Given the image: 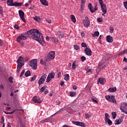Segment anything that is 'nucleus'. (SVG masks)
I'll return each mask as SVG.
<instances>
[{"mask_svg":"<svg viewBox=\"0 0 127 127\" xmlns=\"http://www.w3.org/2000/svg\"><path fill=\"white\" fill-rule=\"evenodd\" d=\"M15 111H16V110H14L11 112H6L5 111H4V113L6 115H12L15 113Z\"/></svg>","mask_w":127,"mask_h":127,"instance_id":"obj_30","label":"nucleus"},{"mask_svg":"<svg viewBox=\"0 0 127 127\" xmlns=\"http://www.w3.org/2000/svg\"><path fill=\"white\" fill-rule=\"evenodd\" d=\"M19 15L20 16V18L24 22H26V20L24 18V13L21 10H19Z\"/></svg>","mask_w":127,"mask_h":127,"instance_id":"obj_15","label":"nucleus"},{"mask_svg":"<svg viewBox=\"0 0 127 127\" xmlns=\"http://www.w3.org/2000/svg\"><path fill=\"white\" fill-rule=\"evenodd\" d=\"M64 76V79L65 80L67 81V80H69V74H65Z\"/></svg>","mask_w":127,"mask_h":127,"instance_id":"obj_37","label":"nucleus"},{"mask_svg":"<svg viewBox=\"0 0 127 127\" xmlns=\"http://www.w3.org/2000/svg\"><path fill=\"white\" fill-rule=\"evenodd\" d=\"M110 116L108 113H105V122L107 123L109 125L111 126L113 124L112 121L109 119Z\"/></svg>","mask_w":127,"mask_h":127,"instance_id":"obj_10","label":"nucleus"},{"mask_svg":"<svg viewBox=\"0 0 127 127\" xmlns=\"http://www.w3.org/2000/svg\"><path fill=\"white\" fill-rule=\"evenodd\" d=\"M81 61L84 62L86 60V57L82 56L81 58Z\"/></svg>","mask_w":127,"mask_h":127,"instance_id":"obj_46","label":"nucleus"},{"mask_svg":"<svg viewBox=\"0 0 127 127\" xmlns=\"http://www.w3.org/2000/svg\"><path fill=\"white\" fill-rule=\"evenodd\" d=\"M56 105H58V106H60V104H61V101L60 100H57L56 102Z\"/></svg>","mask_w":127,"mask_h":127,"instance_id":"obj_49","label":"nucleus"},{"mask_svg":"<svg viewBox=\"0 0 127 127\" xmlns=\"http://www.w3.org/2000/svg\"><path fill=\"white\" fill-rule=\"evenodd\" d=\"M4 121H5V118L3 116H2L1 118V121H0L1 124H2V125L4 124Z\"/></svg>","mask_w":127,"mask_h":127,"instance_id":"obj_38","label":"nucleus"},{"mask_svg":"<svg viewBox=\"0 0 127 127\" xmlns=\"http://www.w3.org/2000/svg\"><path fill=\"white\" fill-rule=\"evenodd\" d=\"M91 117V116L89 114H86L84 116L85 119H89Z\"/></svg>","mask_w":127,"mask_h":127,"instance_id":"obj_36","label":"nucleus"},{"mask_svg":"<svg viewBox=\"0 0 127 127\" xmlns=\"http://www.w3.org/2000/svg\"><path fill=\"white\" fill-rule=\"evenodd\" d=\"M112 116H113V119H115L116 117H117L116 113L113 112L112 113Z\"/></svg>","mask_w":127,"mask_h":127,"instance_id":"obj_39","label":"nucleus"},{"mask_svg":"<svg viewBox=\"0 0 127 127\" xmlns=\"http://www.w3.org/2000/svg\"><path fill=\"white\" fill-rule=\"evenodd\" d=\"M8 79H9V81H10V83H12L13 82V81H12V80L13 79V78H12V77H9Z\"/></svg>","mask_w":127,"mask_h":127,"instance_id":"obj_48","label":"nucleus"},{"mask_svg":"<svg viewBox=\"0 0 127 127\" xmlns=\"http://www.w3.org/2000/svg\"><path fill=\"white\" fill-rule=\"evenodd\" d=\"M58 34L60 38L62 39L64 38V35L63 33H62L60 31H59V32H58Z\"/></svg>","mask_w":127,"mask_h":127,"instance_id":"obj_28","label":"nucleus"},{"mask_svg":"<svg viewBox=\"0 0 127 127\" xmlns=\"http://www.w3.org/2000/svg\"><path fill=\"white\" fill-rule=\"evenodd\" d=\"M127 103H123L121 104V106H120V110L125 114L127 115Z\"/></svg>","mask_w":127,"mask_h":127,"instance_id":"obj_5","label":"nucleus"},{"mask_svg":"<svg viewBox=\"0 0 127 127\" xmlns=\"http://www.w3.org/2000/svg\"><path fill=\"white\" fill-rule=\"evenodd\" d=\"M99 36V32L98 31H96L94 32V34H92V37L94 38L98 37Z\"/></svg>","mask_w":127,"mask_h":127,"instance_id":"obj_26","label":"nucleus"},{"mask_svg":"<svg viewBox=\"0 0 127 127\" xmlns=\"http://www.w3.org/2000/svg\"><path fill=\"white\" fill-rule=\"evenodd\" d=\"M84 52H85V54L88 56H91L92 55V51H91V49L88 47H86L84 49Z\"/></svg>","mask_w":127,"mask_h":127,"instance_id":"obj_16","label":"nucleus"},{"mask_svg":"<svg viewBox=\"0 0 127 127\" xmlns=\"http://www.w3.org/2000/svg\"><path fill=\"white\" fill-rule=\"evenodd\" d=\"M97 82L98 83L100 82L101 84H104L105 82V79L103 78H99Z\"/></svg>","mask_w":127,"mask_h":127,"instance_id":"obj_19","label":"nucleus"},{"mask_svg":"<svg viewBox=\"0 0 127 127\" xmlns=\"http://www.w3.org/2000/svg\"><path fill=\"white\" fill-rule=\"evenodd\" d=\"M101 39H102V36L100 35V37H99V38L98 39V42H99L100 43L101 42Z\"/></svg>","mask_w":127,"mask_h":127,"instance_id":"obj_56","label":"nucleus"},{"mask_svg":"<svg viewBox=\"0 0 127 127\" xmlns=\"http://www.w3.org/2000/svg\"><path fill=\"white\" fill-rule=\"evenodd\" d=\"M47 86L46 85H45L43 87L41 88V89L40 90V91L41 92H43L44 91V90L46 89V88H47Z\"/></svg>","mask_w":127,"mask_h":127,"instance_id":"obj_35","label":"nucleus"},{"mask_svg":"<svg viewBox=\"0 0 127 127\" xmlns=\"http://www.w3.org/2000/svg\"><path fill=\"white\" fill-rule=\"evenodd\" d=\"M61 72H59V73H58V76H57V77H58V78H59V77H61Z\"/></svg>","mask_w":127,"mask_h":127,"instance_id":"obj_61","label":"nucleus"},{"mask_svg":"<svg viewBox=\"0 0 127 127\" xmlns=\"http://www.w3.org/2000/svg\"><path fill=\"white\" fill-rule=\"evenodd\" d=\"M106 98L107 100H109L111 102H112V103H114L115 104H116V100L115 99V96H109L108 95L107 96H106Z\"/></svg>","mask_w":127,"mask_h":127,"instance_id":"obj_11","label":"nucleus"},{"mask_svg":"<svg viewBox=\"0 0 127 127\" xmlns=\"http://www.w3.org/2000/svg\"><path fill=\"white\" fill-rule=\"evenodd\" d=\"M64 111V108H62L61 109L59 110L58 111H57L56 113H55L54 114H53L51 117L55 116V115H57V114L62 113Z\"/></svg>","mask_w":127,"mask_h":127,"instance_id":"obj_25","label":"nucleus"},{"mask_svg":"<svg viewBox=\"0 0 127 127\" xmlns=\"http://www.w3.org/2000/svg\"><path fill=\"white\" fill-rule=\"evenodd\" d=\"M114 30V29L113 27H110V32L111 34L113 33Z\"/></svg>","mask_w":127,"mask_h":127,"instance_id":"obj_40","label":"nucleus"},{"mask_svg":"<svg viewBox=\"0 0 127 127\" xmlns=\"http://www.w3.org/2000/svg\"><path fill=\"white\" fill-rule=\"evenodd\" d=\"M74 48L75 50H78L79 49V47L77 45H74Z\"/></svg>","mask_w":127,"mask_h":127,"instance_id":"obj_42","label":"nucleus"},{"mask_svg":"<svg viewBox=\"0 0 127 127\" xmlns=\"http://www.w3.org/2000/svg\"><path fill=\"white\" fill-rule=\"evenodd\" d=\"M81 46L82 48H86V47H87V44H86V43L83 42L81 44Z\"/></svg>","mask_w":127,"mask_h":127,"instance_id":"obj_44","label":"nucleus"},{"mask_svg":"<svg viewBox=\"0 0 127 127\" xmlns=\"http://www.w3.org/2000/svg\"><path fill=\"white\" fill-rule=\"evenodd\" d=\"M52 41H53V42H54L55 44H57L58 42V40L57 38H50Z\"/></svg>","mask_w":127,"mask_h":127,"instance_id":"obj_29","label":"nucleus"},{"mask_svg":"<svg viewBox=\"0 0 127 127\" xmlns=\"http://www.w3.org/2000/svg\"><path fill=\"white\" fill-rule=\"evenodd\" d=\"M28 60H29V58H28V57L26 56L25 57V59H24V61H25V62H27Z\"/></svg>","mask_w":127,"mask_h":127,"instance_id":"obj_58","label":"nucleus"},{"mask_svg":"<svg viewBox=\"0 0 127 127\" xmlns=\"http://www.w3.org/2000/svg\"><path fill=\"white\" fill-rule=\"evenodd\" d=\"M40 64H42V65H45L46 64V63L43 60H41Z\"/></svg>","mask_w":127,"mask_h":127,"instance_id":"obj_47","label":"nucleus"},{"mask_svg":"<svg viewBox=\"0 0 127 127\" xmlns=\"http://www.w3.org/2000/svg\"><path fill=\"white\" fill-rule=\"evenodd\" d=\"M10 109V107H7L5 108V110L6 111H9Z\"/></svg>","mask_w":127,"mask_h":127,"instance_id":"obj_62","label":"nucleus"},{"mask_svg":"<svg viewBox=\"0 0 127 127\" xmlns=\"http://www.w3.org/2000/svg\"><path fill=\"white\" fill-rule=\"evenodd\" d=\"M46 77H47V75L45 74H44L43 75H42V76H41V77L40 78V79L38 81V84H39L40 86L44 83V82L46 80Z\"/></svg>","mask_w":127,"mask_h":127,"instance_id":"obj_8","label":"nucleus"},{"mask_svg":"<svg viewBox=\"0 0 127 127\" xmlns=\"http://www.w3.org/2000/svg\"><path fill=\"white\" fill-rule=\"evenodd\" d=\"M107 41L108 43H112L113 42V37L110 35H108L106 37Z\"/></svg>","mask_w":127,"mask_h":127,"instance_id":"obj_18","label":"nucleus"},{"mask_svg":"<svg viewBox=\"0 0 127 127\" xmlns=\"http://www.w3.org/2000/svg\"><path fill=\"white\" fill-rule=\"evenodd\" d=\"M40 1L44 5H48V2L47 1V0H40Z\"/></svg>","mask_w":127,"mask_h":127,"instance_id":"obj_23","label":"nucleus"},{"mask_svg":"<svg viewBox=\"0 0 127 127\" xmlns=\"http://www.w3.org/2000/svg\"><path fill=\"white\" fill-rule=\"evenodd\" d=\"M37 59H33L29 62V65L33 69L36 70L37 68Z\"/></svg>","mask_w":127,"mask_h":127,"instance_id":"obj_3","label":"nucleus"},{"mask_svg":"<svg viewBox=\"0 0 127 127\" xmlns=\"http://www.w3.org/2000/svg\"><path fill=\"white\" fill-rule=\"evenodd\" d=\"M32 100L34 103H36V104H41L42 102V100L39 97H37V96L34 97Z\"/></svg>","mask_w":127,"mask_h":127,"instance_id":"obj_14","label":"nucleus"},{"mask_svg":"<svg viewBox=\"0 0 127 127\" xmlns=\"http://www.w3.org/2000/svg\"><path fill=\"white\" fill-rule=\"evenodd\" d=\"M56 53L55 51H51L47 56V61L52 60L55 58Z\"/></svg>","mask_w":127,"mask_h":127,"instance_id":"obj_4","label":"nucleus"},{"mask_svg":"<svg viewBox=\"0 0 127 127\" xmlns=\"http://www.w3.org/2000/svg\"><path fill=\"white\" fill-rule=\"evenodd\" d=\"M117 89L116 87H113V88H110L108 90V92H110L111 93L115 92L117 91Z\"/></svg>","mask_w":127,"mask_h":127,"instance_id":"obj_20","label":"nucleus"},{"mask_svg":"<svg viewBox=\"0 0 127 127\" xmlns=\"http://www.w3.org/2000/svg\"><path fill=\"white\" fill-rule=\"evenodd\" d=\"M33 19L35 21H37L38 22H39L41 20V18L40 17H38V16H35V17H33Z\"/></svg>","mask_w":127,"mask_h":127,"instance_id":"obj_32","label":"nucleus"},{"mask_svg":"<svg viewBox=\"0 0 127 127\" xmlns=\"http://www.w3.org/2000/svg\"><path fill=\"white\" fill-rule=\"evenodd\" d=\"M62 127H70L69 126H68V125H64Z\"/></svg>","mask_w":127,"mask_h":127,"instance_id":"obj_64","label":"nucleus"},{"mask_svg":"<svg viewBox=\"0 0 127 127\" xmlns=\"http://www.w3.org/2000/svg\"><path fill=\"white\" fill-rule=\"evenodd\" d=\"M123 4H124V6H125V8H126V9H127V2H124L123 3Z\"/></svg>","mask_w":127,"mask_h":127,"instance_id":"obj_53","label":"nucleus"},{"mask_svg":"<svg viewBox=\"0 0 127 127\" xmlns=\"http://www.w3.org/2000/svg\"><path fill=\"white\" fill-rule=\"evenodd\" d=\"M14 28H15L16 29H19V26L17 25H16V24H15V25H14Z\"/></svg>","mask_w":127,"mask_h":127,"instance_id":"obj_54","label":"nucleus"},{"mask_svg":"<svg viewBox=\"0 0 127 127\" xmlns=\"http://www.w3.org/2000/svg\"><path fill=\"white\" fill-rule=\"evenodd\" d=\"M3 12V8L1 6H0V14H2Z\"/></svg>","mask_w":127,"mask_h":127,"instance_id":"obj_43","label":"nucleus"},{"mask_svg":"<svg viewBox=\"0 0 127 127\" xmlns=\"http://www.w3.org/2000/svg\"><path fill=\"white\" fill-rule=\"evenodd\" d=\"M36 77H37V76L36 75H34L33 77L31 78V81H33L35 80H36Z\"/></svg>","mask_w":127,"mask_h":127,"instance_id":"obj_45","label":"nucleus"},{"mask_svg":"<svg viewBox=\"0 0 127 127\" xmlns=\"http://www.w3.org/2000/svg\"><path fill=\"white\" fill-rule=\"evenodd\" d=\"M92 101L93 102V103H95L96 104H98V102L94 99H92Z\"/></svg>","mask_w":127,"mask_h":127,"instance_id":"obj_55","label":"nucleus"},{"mask_svg":"<svg viewBox=\"0 0 127 127\" xmlns=\"http://www.w3.org/2000/svg\"><path fill=\"white\" fill-rule=\"evenodd\" d=\"M31 75V72L30 70H27L25 73V75L26 77H28Z\"/></svg>","mask_w":127,"mask_h":127,"instance_id":"obj_34","label":"nucleus"},{"mask_svg":"<svg viewBox=\"0 0 127 127\" xmlns=\"http://www.w3.org/2000/svg\"><path fill=\"white\" fill-rule=\"evenodd\" d=\"M101 6L105 5V3H103V1L102 0H98Z\"/></svg>","mask_w":127,"mask_h":127,"instance_id":"obj_41","label":"nucleus"},{"mask_svg":"<svg viewBox=\"0 0 127 127\" xmlns=\"http://www.w3.org/2000/svg\"><path fill=\"white\" fill-rule=\"evenodd\" d=\"M76 95V91H71L69 93V96L71 97H74Z\"/></svg>","mask_w":127,"mask_h":127,"instance_id":"obj_24","label":"nucleus"},{"mask_svg":"<svg viewBox=\"0 0 127 127\" xmlns=\"http://www.w3.org/2000/svg\"><path fill=\"white\" fill-rule=\"evenodd\" d=\"M24 59L23 57L20 56L17 60V65L22 67L24 65Z\"/></svg>","mask_w":127,"mask_h":127,"instance_id":"obj_6","label":"nucleus"},{"mask_svg":"<svg viewBox=\"0 0 127 127\" xmlns=\"http://www.w3.org/2000/svg\"><path fill=\"white\" fill-rule=\"evenodd\" d=\"M88 8H89V10H90V12H92V13L95 12V11L97 10V9H98L97 5L96 4H95V7H94V10L92 9L93 6H92L91 3H90L88 4Z\"/></svg>","mask_w":127,"mask_h":127,"instance_id":"obj_9","label":"nucleus"},{"mask_svg":"<svg viewBox=\"0 0 127 127\" xmlns=\"http://www.w3.org/2000/svg\"><path fill=\"white\" fill-rule=\"evenodd\" d=\"M102 65H103L102 64H101V63L99 64V65L98 66V68L100 69L102 67Z\"/></svg>","mask_w":127,"mask_h":127,"instance_id":"obj_60","label":"nucleus"},{"mask_svg":"<svg viewBox=\"0 0 127 127\" xmlns=\"http://www.w3.org/2000/svg\"><path fill=\"white\" fill-rule=\"evenodd\" d=\"M122 120L121 119H118V120H116L115 122V124L116 125H120L121 124H122Z\"/></svg>","mask_w":127,"mask_h":127,"instance_id":"obj_22","label":"nucleus"},{"mask_svg":"<svg viewBox=\"0 0 127 127\" xmlns=\"http://www.w3.org/2000/svg\"><path fill=\"white\" fill-rule=\"evenodd\" d=\"M70 18L72 22L74 23L76 22V18L74 15H70Z\"/></svg>","mask_w":127,"mask_h":127,"instance_id":"obj_27","label":"nucleus"},{"mask_svg":"<svg viewBox=\"0 0 127 127\" xmlns=\"http://www.w3.org/2000/svg\"><path fill=\"white\" fill-rule=\"evenodd\" d=\"M24 73H25V70L24 69H23V70H22V71L20 74V77H21L23 76V75L24 74Z\"/></svg>","mask_w":127,"mask_h":127,"instance_id":"obj_50","label":"nucleus"},{"mask_svg":"<svg viewBox=\"0 0 127 127\" xmlns=\"http://www.w3.org/2000/svg\"><path fill=\"white\" fill-rule=\"evenodd\" d=\"M22 66H21V65L19 66V65H17V73H19L20 71V69L21 68Z\"/></svg>","mask_w":127,"mask_h":127,"instance_id":"obj_33","label":"nucleus"},{"mask_svg":"<svg viewBox=\"0 0 127 127\" xmlns=\"http://www.w3.org/2000/svg\"><path fill=\"white\" fill-rule=\"evenodd\" d=\"M83 24L85 27H89L90 25V21L88 17H85V18L83 20Z\"/></svg>","mask_w":127,"mask_h":127,"instance_id":"obj_7","label":"nucleus"},{"mask_svg":"<svg viewBox=\"0 0 127 127\" xmlns=\"http://www.w3.org/2000/svg\"><path fill=\"white\" fill-rule=\"evenodd\" d=\"M7 4L8 6H15L16 7H19L21 6L23 3H19L17 1L13 2V1L12 0H8L7 1Z\"/></svg>","mask_w":127,"mask_h":127,"instance_id":"obj_2","label":"nucleus"},{"mask_svg":"<svg viewBox=\"0 0 127 127\" xmlns=\"http://www.w3.org/2000/svg\"><path fill=\"white\" fill-rule=\"evenodd\" d=\"M72 89L73 90H76L77 89V87L76 86H72Z\"/></svg>","mask_w":127,"mask_h":127,"instance_id":"obj_63","label":"nucleus"},{"mask_svg":"<svg viewBox=\"0 0 127 127\" xmlns=\"http://www.w3.org/2000/svg\"><path fill=\"white\" fill-rule=\"evenodd\" d=\"M0 89H2V90H4V87L2 84H1L0 85Z\"/></svg>","mask_w":127,"mask_h":127,"instance_id":"obj_52","label":"nucleus"},{"mask_svg":"<svg viewBox=\"0 0 127 127\" xmlns=\"http://www.w3.org/2000/svg\"><path fill=\"white\" fill-rule=\"evenodd\" d=\"M28 36L31 37L33 40L37 41L40 44L44 45L43 34L36 29L30 30L26 33L20 34L16 39V41L20 43L21 41L27 40V37Z\"/></svg>","mask_w":127,"mask_h":127,"instance_id":"obj_1","label":"nucleus"},{"mask_svg":"<svg viewBox=\"0 0 127 127\" xmlns=\"http://www.w3.org/2000/svg\"><path fill=\"white\" fill-rule=\"evenodd\" d=\"M46 20H47V22L49 23H51V20L49 18L47 19Z\"/></svg>","mask_w":127,"mask_h":127,"instance_id":"obj_57","label":"nucleus"},{"mask_svg":"<svg viewBox=\"0 0 127 127\" xmlns=\"http://www.w3.org/2000/svg\"><path fill=\"white\" fill-rule=\"evenodd\" d=\"M101 10H102V12L104 14H106L107 12V10L106 6L105 4L104 5H101Z\"/></svg>","mask_w":127,"mask_h":127,"instance_id":"obj_17","label":"nucleus"},{"mask_svg":"<svg viewBox=\"0 0 127 127\" xmlns=\"http://www.w3.org/2000/svg\"><path fill=\"white\" fill-rule=\"evenodd\" d=\"M77 64V63L76 62V61H74L72 64V69L75 70L78 66V64Z\"/></svg>","mask_w":127,"mask_h":127,"instance_id":"obj_21","label":"nucleus"},{"mask_svg":"<svg viewBox=\"0 0 127 127\" xmlns=\"http://www.w3.org/2000/svg\"><path fill=\"white\" fill-rule=\"evenodd\" d=\"M55 76V74L54 72H51V73L49 74L48 75V77H47V80L46 82L49 83L52 78H54Z\"/></svg>","mask_w":127,"mask_h":127,"instance_id":"obj_12","label":"nucleus"},{"mask_svg":"<svg viewBox=\"0 0 127 127\" xmlns=\"http://www.w3.org/2000/svg\"><path fill=\"white\" fill-rule=\"evenodd\" d=\"M84 8H85V3H81L80 10L81 11L84 10Z\"/></svg>","mask_w":127,"mask_h":127,"instance_id":"obj_31","label":"nucleus"},{"mask_svg":"<svg viewBox=\"0 0 127 127\" xmlns=\"http://www.w3.org/2000/svg\"><path fill=\"white\" fill-rule=\"evenodd\" d=\"M61 86H63L64 85V82L63 81L61 82V84H60Z\"/></svg>","mask_w":127,"mask_h":127,"instance_id":"obj_59","label":"nucleus"},{"mask_svg":"<svg viewBox=\"0 0 127 127\" xmlns=\"http://www.w3.org/2000/svg\"><path fill=\"white\" fill-rule=\"evenodd\" d=\"M97 21L99 22H101L103 21V19L101 18H97Z\"/></svg>","mask_w":127,"mask_h":127,"instance_id":"obj_51","label":"nucleus"},{"mask_svg":"<svg viewBox=\"0 0 127 127\" xmlns=\"http://www.w3.org/2000/svg\"><path fill=\"white\" fill-rule=\"evenodd\" d=\"M72 123L73 125H75L76 126H80L82 127H85V123L80 122H77V121H72Z\"/></svg>","mask_w":127,"mask_h":127,"instance_id":"obj_13","label":"nucleus"}]
</instances>
